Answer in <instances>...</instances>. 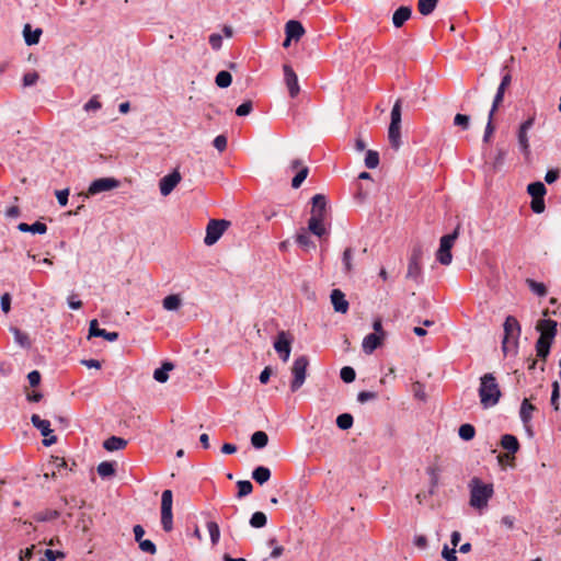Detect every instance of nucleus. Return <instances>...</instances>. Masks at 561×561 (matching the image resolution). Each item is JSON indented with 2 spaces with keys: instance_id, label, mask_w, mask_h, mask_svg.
<instances>
[{
  "instance_id": "1",
  "label": "nucleus",
  "mask_w": 561,
  "mask_h": 561,
  "mask_svg": "<svg viewBox=\"0 0 561 561\" xmlns=\"http://www.w3.org/2000/svg\"><path fill=\"white\" fill-rule=\"evenodd\" d=\"M478 392L480 403L484 409L496 405L502 397L499 382L492 373H486L480 377Z\"/></svg>"
},
{
  "instance_id": "2",
  "label": "nucleus",
  "mask_w": 561,
  "mask_h": 561,
  "mask_svg": "<svg viewBox=\"0 0 561 561\" xmlns=\"http://www.w3.org/2000/svg\"><path fill=\"white\" fill-rule=\"evenodd\" d=\"M470 505L474 508L482 510L488 506L489 500L492 497L493 484L483 483L481 479L474 477L470 481Z\"/></svg>"
},
{
  "instance_id": "3",
  "label": "nucleus",
  "mask_w": 561,
  "mask_h": 561,
  "mask_svg": "<svg viewBox=\"0 0 561 561\" xmlns=\"http://www.w3.org/2000/svg\"><path fill=\"white\" fill-rule=\"evenodd\" d=\"M504 336L502 340V351L505 355L512 351L517 353L518 340L522 333V328L518 320L514 316H507L503 323Z\"/></svg>"
},
{
  "instance_id": "4",
  "label": "nucleus",
  "mask_w": 561,
  "mask_h": 561,
  "mask_svg": "<svg viewBox=\"0 0 561 561\" xmlns=\"http://www.w3.org/2000/svg\"><path fill=\"white\" fill-rule=\"evenodd\" d=\"M423 255H424L423 245L420 243H415L411 249L405 277L408 279H412L417 285L423 282V272H422Z\"/></svg>"
},
{
  "instance_id": "5",
  "label": "nucleus",
  "mask_w": 561,
  "mask_h": 561,
  "mask_svg": "<svg viewBox=\"0 0 561 561\" xmlns=\"http://www.w3.org/2000/svg\"><path fill=\"white\" fill-rule=\"evenodd\" d=\"M460 233V224L456 226L453 232L444 234L439 240V248L436 252V260L442 265H449L453 261L451 249Z\"/></svg>"
},
{
  "instance_id": "6",
  "label": "nucleus",
  "mask_w": 561,
  "mask_h": 561,
  "mask_svg": "<svg viewBox=\"0 0 561 561\" xmlns=\"http://www.w3.org/2000/svg\"><path fill=\"white\" fill-rule=\"evenodd\" d=\"M309 366V358L306 355L297 357L291 366L293 380L290 382L291 392L298 391L305 383L307 377V368Z\"/></svg>"
},
{
  "instance_id": "7",
  "label": "nucleus",
  "mask_w": 561,
  "mask_h": 561,
  "mask_svg": "<svg viewBox=\"0 0 561 561\" xmlns=\"http://www.w3.org/2000/svg\"><path fill=\"white\" fill-rule=\"evenodd\" d=\"M230 226V221L226 219H211L206 227V236L204 243L208 247L215 244Z\"/></svg>"
},
{
  "instance_id": "8",
  "label": "nucleus",
  "mask_w": 561,
  "mask_h": 561,
  "mask_svg": "<svg viewBox=\"0 0 561 561\" xmlns=\"http://www.w3.org/2000/svg\"><path fill=\"white\" fill-rule=\"evenodd\" d=\"M535 121H536L535 115L528 117L526 121H524L519 125V128L517 130L518 147L526 160H529L530 154H531L529 139H528V131L534 127Z\"/></svg>"
},
{
  "instance_id": "9",
  "label": "nucleus",
  "mask_w": 561,
  "mask_h": 561,
  "mask_svg": "<svg viewBox=\"0 0 561 561\" xmlns=\"http://www.w3.org/2000/svg\"><path fill=\"white\" fill-rule=\"evenodd\" d=\"M121 182L115 178H100L90 183L85 196H92L102 192H107L117 188Z\"/></svg>"
},
{
  "instance_id": "10",
  "label": "nucleus",
  "mask_w": 561,
  "mask_h": 561,
  "mask_svg": "<svg viewBox=\"0 0 561 561\" xmlns=\"http://www.w3.org/2000/svg\"><path fill=\"white\" fill-rule=\"evenodd\" d=\"M293 337L289 333L280 331L274 342V348L283 362H287L291 352Z\"/></svg>"
},
{
  "instance_id": "11",
  "label": "nucleus",
  "mask_w": 561,
  "mask_h": 561,
  "mask_svg": "<svg viewBox=\"0 0 561 561\" xmlns=\"http://www.w3.org/2000/svg\"><path fill=\"white\" fill-rule=\"evenodd\" d=\"M284 71V80L286 83V87L288 89V93L290 98H296L300 92V87L298 83V77L296 72L294 71L293 67L288 64H285L283 66Z\"/></svg>"
},
{
  "instance_id": "12",
  "label": "nucleus",
  "mask_w": 561,
  "mask_h": 561,
  "mask_svg": "<svg viewBox=\"0 0 561 561\" xmlns=\"http://www.w3.org/2000/svg\"><path fill=\"white\" fill-rule=\"evenodd\" d=\"M181 174L175 169L171 173L164 175L159 182V188L162 196H168L181 181Z\"/></svg>"
},
{
  "instance_id": "13",
  "label": "nucleus",
  "mask_w": 561,
  "mask_h": 561,
  "mask_svg": "<svg viewBox=\"0 0 561 561\" xmlns=\"http://www.w3.org/2000/svg\"><path fill=\"white\" fill-rule=\"evenodd\" d=\"M558 323L552 319H541L536 324V330L539 332V336H545L549 340H554L558 330Z\"/></svg>"
},
{
  "instance_id": "14",
  "label": "nucleus",
  "mask_w": 561,
  "mask_h": 561,
  "mask_svg": "<svg viewBox=\"0 0 561 561\" xmlns=\"http://www.w3.org/2000/svg\"><path fill=\"white\" fill-rule=\"evenodd\" d=\"M511 82H512L511 73L510 72L504 73L502 76L500 85H499V88L496 90V93L494 95L493 103H492V106H491V111H493V112L497 111L499 106L501 105V103L504 100L505 91L510 87Z\"/></svg>"
},
{
  "instance_id": "15",
  "label": "nucleus",
  "mask_w": 561,
  "mask_h": 561,
  "mask_svg": "<svg viewBox=\"0 0 561 561\" xmlns=\"http://www.w3.org/2000/svg\"><path fill=\"white\" fill-rule=\"evenodd\" d=\"M289 168L293 171L300 168L298 170V172L296 173V175L291 180V187L299 188L301 186V184L304 183V181L307 179V176L309 174V169H308V167H302V161L300 159L293 160L290 162Z\"/></svg>"
},
{
  "instance_id": "16",
  "label": "nucleus",
  "mask_w": 561,
  "mask_h": 561,
  "mask_svg": "<svg viewBox=\"0 0 561 561\" xmlns=\"http://www.w3.org/2000/svg\"><path fill=\"white\" fill-rule=\"evenodd\" d=\"M91 336L103 337L108 342H115L118 340L119 334L118 332H108L105 329H100L98 320L93 319L90 321L89 325V337Z\"/></svg>"
},
{
  "instance_id": "17",
  "label": "nucleus",
  "mask_w": 561,
  "mask_h": 561,
  "mask_svg": "<svg viewBox=\"0 0 561 561\" xmlns=\"http://www.w3.org/2000/svg\"><path fill=\"white\" fill-rule=\"evenodd\" d=\"M330 299L335 312L346 313L348 311L350 304L341 289H333L331 291Z\"/></svg>"
},
{
  "instance_id": "18",
  "label": "nucleus",
  "mask_w": 561,
  "mask_h": 561,
  "mask_svg": "<svg viewBox=\"0 0 561 561\" xmlns=\"http://www.w3.org/2000/svg\"><path fill=\"white\" fill-rule=\"evenodd\" d=\"M385 337L380 334L369 333L363 340V352L367 355L373 354L378 347L382 345Z\"/></svg>"
},
{
  "instance_id": "19",
  "label": "nucleus",
  "mask_w": 561,
  "mask_h": 561,
  "mask_svg": "<svg viewBox=\"0 0 561 561\" xmlns=\"http://www.w3.org/2000/svg\"><path fill=\"white\" fill-rule=\"evenodd\" d=\"M412 9L409 5L399 7L392 14V24L396 28H400L411 18Z\"/></svg>"
},
{
  "instance_id": "20",
  "label": "nucleus",
  "mask_w": 561,
  "mask_h": 561,
  "mask_svg": "<svg viewBox=\"0 0 561 561\" xmlns=\"http://www.w3.org/2000/svg\"><path fill=\"white\" fill-rule=\"evenodd\" d=\"M285 34L289 38H294V41L297 42L305 34V28L301 22L297 20H289L285 25Z\"/></svg>"
},
{
  "instance_id": "21",
  "label": "nucleus",
  "mask_w": 561,
  "mask_h": 561,
  "mask_svg": "<svg viewBox=\"0 0 561 561\" xmlns=\"http://www.w3.org/2000/svg\"><path fill=\"white\" fill-rule=\"evenodd\" d=\"M500 444L503 449L507 450L512 455H515L520 448L517 437L513 434L502 435Z\"/></svg>"
},
{
  "instance_id": "22",
  "label": "nucleus",
  "mask_w": 561,
  "mask_h": 561,
  "mask_svg": "<svg viewBox=\"0 0 561 561\" xmlns=\"http://www.w3.org/2000/svg\"><path fill=\"white\" fill-rule=\"evenodd\" d=\"M312 209H311V216L320 215V217L324 218L325 210H327V197L323 194H316L311 198Z\"/></svg>"
},
{
  "instance_id": "23",
  "label": "nucleus",
  "mask_w": 561,
  "mask_h": 561,
  "mask_svg": "<svg viewBox=\"0 0 561 561\" xmlns=\"http://www.w3.org/2000/svg\"><path fill=\"white\" fill-rule=\"evenodd\" d=\"M323 220H324V218L320 217V215L311 216L308 220V230L312 234L321 238L322 236H324L327 233V230L323 226Z\"/></svg>"
},
{
  "instance_id": "24",
  "label": "nucleus",
  "mask_w": 561,
  "mask_h": 561,
  "mask_svg": "<svg viewBox=\"0 0 561 561\" xmlns=\"http://www.w3.org/2000/svg\"><path fill=\"white\" fill-rule=\"evenodd\" d=\"M553 343V340H549L545 336H539L538 340L536 341V352H537V356L542 359V360H546L547 357L549 356L550 354V348H551V345Z\"/></svg>"
},
{
  "instance_id": "25",
  "label": "nucleus",
  "mask_w": 561,
  "mask_h": 561,
  "mask_svg": "<svg viewBox=\"0 0 561 561\" xmlns=\"http://www.w3.org/2000/svg\"><path fill=\"white\" fill-rule=\"evenodd\" d=\"M174 369V364L172 362L165 360L162 365L154 369L153 378L156 381L160 383H164L169 379V373Z\"/></svg>"
},
{
  "instance_id": "26",
  "label": "nucleus",
  "mask_w": 561,
  "mask_h": 561,
  "mask_svg": "<svg viewBox=\"0 0 561 561\" xmlns=\"http://www.w3.org/2000/svg\"><path fill=\"white\" fill-rule=\"evenodd\" d=\"M18 229L21 232H31V233H38V234H44L47 232L46 224L38 221V220L31 225L26 224V222H20L18 225Z\"/></svg>"
},
{
  "instance_id": "27",
  "label": "nucleus",
  "mask_w": 561,
  "mask_h": 561,
  "mask_svg": "<svg viewBox=\"0 0 561 561\" xmlns=\"http://www.w3.org/2000/svg\"><path fill=\"white\" fill-rule=\"evenodd\" d=\"M31 423L36 430L41 432V435L44 437H47L53 433V430L50 428V422L41 419V416L37 414H33L31 416Z\"/></svg>"
},
{
  "instance_id": "28",
  "label": "nucleus",
  "mask_w": 561,
  "mask_h": 561,
  "mask_svg": "<svg viewBox=\"0 0 561 561\" xmlns=\"http://www.w3.org/2000/svg\"><path fill=\"white\" fill-rule=\"evenodd\" d=\"M388 139L391 148L398 150L401 146V125L390 124L388 128Z\"/></svg>"
},
{
  "instance_id": "29",
  "label": "nucleus",
  "mask_w": 561,
  "mask_h": 561,
  "mask_svg": "<svg viewBox=\"0 0 561 561\" xmlns=\"http://www.w3.org/2000/svg\"><path fill=\"white\" fill-rule=\"evenodd\" d=\"M271 470L265 466H257L252 471V479L260 485H263L271 479Z\"/></svg>"
},
{
  "instance_id": "30",
  "label": "nucleus",
  "mask_w": 561,
  "mask_h": 561,
  "mask_svg": "<svg viewBox=\"0 0 561 561\" xmlns=\"http://www.w3.org/2000/svg\"><path fill=\"white\" fill-rule=\"evenodd\" d=\"M536 410L528 399H524L520 404L519 417L522 423L527 426L531 420V413Z\"/></svg>"
},
{
  "instance_id": "31",
  "label": "nucleus",
  "mask_w": 561,
  "mask_h": 561,
  "mask_svg": "<svg viewBox=\"0 0 561 561\" xmlns=\"http://www.w3.org/2000/svg\"><path fill=\"white\" fill-rule=\"evenodd\" d=\"M127 445V440L118 437V436H111L103 443V448L107 451H115L125 448Z\"/></svg>"
},
{
  "instance_id": "32",
  "label": "nucleus",
  "mask_w": 561,
  "mask_h": 561,
  "mask_svg": "<svg viewBox=\"0 0 561 561\" xmlns=\"http://www.w3.org/2000/svg\"><path fill=\"white\" fill-rule=\"evenodd\" d=\"M96 471L102 479L113 477L116 473V462L115 461H102L99 463Z\"/></svg>"
},
{
  "instance_id": "33",
  "label": "nucleus",
  "mask_w": 561,
  "mask_h": 561,
  "mask_svg": "<svg viewBox=\"0 0 561 561\" xmlns=\"http://www.w3.org/2000/svg\"><path fill=\"white\" fill-rule=\"evenodd\" d=\"M42 35L41 28L31 30L30 24H26L23 30V36L26 45L32 46L36 45L39 42V37Z\"/></svg>"
},
{
  "instance_id": "34",
  "label": "nucleus",
  "mask_w": 561,
  "mask_h": 561,
  "mask_svg": "<svg viewBox=\"0 0 561 561\" xmlns=\"http://www.w3.org/2000/svg\"><path fill=\"white\" fill-rule=\"evenodd\" d=\"M527 193L533 198H538V197L540 198V197H545V195L547 193V188L542 182L536 181V182H531L527 185Z\"/></svg>"
},
{
  "instance_id": "35",
  "label": "nucleus",
  "mask_w": 561,
  "mask_h": 561,
  "mask_svg": "<svg viewBox=\"0 0 561 561\" xmlns=\"http://www.w3.org/2000/svg\"><path fill=\"white\" fill-rule=\"evenodd\" d=\"M268 444V436L263 431H256L251 436V445L255 449H263Z\"/></svg>"
},
{
  "instance_id": "36",
  "label": "nucleus",
  "mask_w": 561,
  "mask_h": 561,
  "mask_svg": "<svg viewBox=\"0 0 561 561\" xmlns=\"http://www.w3.org/2000/svg\"><path fill=\"white\" fill-rule=\"evenodd\" d=\"M297 244L302 248L305 251H309L310 249H316L314 242L311 240L308 232L302 229L301 232L296 236Z\"/></svg>"
},
{
  "instance_id": "37",
  "label": "nucleus",
  "mask_w": 561,
  "mask_h": 561,
  "mask_svg": "<svg viewBox=\"0 0 561 561\" xmlns=\"http://www.w3.org/2000/svg\"><path fill=\"white\" fill-rule=\"evenodd\" d=\"M11 332L14 335L15 343H18L23 348H26V350L31 348L32 343H31L28 335L25 332L21 331L18 328H14V327L11 328Z\"/></svg>"
},
{
  "instance_id": "38",
  "label": "nucleus",
  "mask_w": 561,
  "mask_h": 561,
  "mask_svg": "<svg viewBox=\"0 0 561 561\" xmlns=\"http://www.w3.org/2000/svg\"><path fill=\"white\" fill-rule=\"evenodd\" d=\"M439 0H419L417 10L422 15H430L434 12Z\"/></svg>"
},
{
  "instance_id": "39",
  "label": "nucleus",
  "mask_w": 561,
  "mask_h": 561,
  "mask_svg": "<svg viewBox=\"0 0 561 561\" xmlns=\"http://www.w3.org/2000/svg\"><path fill=\"white\" fill-rule=\"evenodd\" d=\"M182 300L179 295H168L164 297L162 305L168 311H175L181 307Z\"/></svg>"
},
{
  "instance_id": "40",
  "label": "nucleus",
  "mask_w": 561,
  "mask_h": 561,
  "mask_svg": "<svg viewBox=\"0 0 561 561\" xmlns=\"http://www.w3.org/2000/svg\"><path fill=\"white\" fill-rule=\"evenodd\" d=\"M60 516L59 511L57 510H45L38 512L34 515V519L39 523L51 522L57 519Z\"/></svg>"
},
{
  "instance_id": "41",
  "label": "nucleus",
  "mask_w": 561,
  "mask_h": 561,
  "mask_svg": "<svg viewBox=\"0 0 561 561\" xmlns=\"http://www.w3.org/2000/svg\"><path fill=\"white\" fill-rule=\"evenodd\" d=\"M458 435L462 440L469 442L474 438L476 428L472 424L469 423L461 424L458 428Z\"/></svg>"
},
{
  "instance_id": "42",
  "label": "nucleus",
  "mask_w": 561,
  "mask_h": 561,
  "mask_svg": "<svg viewBox=\"0 0 561 561\" xmlns=\"http://www.w3.org/2000/svg\"><path fill=\"white\" fill-rule=\"evenodd\" d=\"M526 284L528 288L539 297H545L548 293L547 286L543 283H539L535 279L527 278Z\"/></svg>"
},
{
  "instance_id": "43",
  "label": "nucleus",
  "mask_w": 561,
  "mask_h": 561,
  "mask_svg": "<svg viewBox=\"0 0 561 561\" xmlns=\"http://www.w3.org/2000/svg\"><path fill=\"white\" fill-rule=\"evenodd\" d=\"M249 524L253 528H263L267 524V517L266 514L263 512H254L252 516L250 517Z\"/></svg>"
},
{
  "instance_id": "44",
  "label": "nucleus",
  "mask_w": 561,
  "mask_h": 561,
  "mask_svg": "<svg viewBox=\"0 0 561 561\" xmlns=\"http://www.w3.org/2000/svg\"><path fill=\"white\" fill-rule=\"evenodd\" d=\"M335 423L340 430L346 431L353 426L354 417L350 413H342L337 415Z\"/></svg>"
},
{
  "instance_id": "45",
  "label": "nucleus",
  "mask_w": 561,
  "mask_h": 561,
  "mask_svg": "<svg viewBox=\"0 0 561 561\" xmlns=\"http://www.w3.org/2000/svg\"><path fill=\"white\" fill-rule=\"evenodd\" d=\"M237 488H238V492L236 495L237 499L245 497L249 494H251L253 491V485H252L251 481H249V480L237 481Z\"/></svg>"
},
{
  "instance_id": "46",
  "label": "nucleus",
  "mask_w": 561,
  "mask_h": 561,
  "mask_svg": "<svg viewBox=\"0 0 561 561\" xmlns=\"http://www.w3.org/2000/svg\"><path fill=\"white\" fill-rule=\"evenodd\" d=\"M232 82V76L227 70L219 71L215 77V83L219 88H228Z\"/></svg>"
},
{
  "instance_id": "47",
  "label": "nucleus",
  "mask_w": 561,
  "mask_h": 561,
  "mask_svg": "<svg viewBox=\"0 0 561 561\" xmlns=\"http://www.w3.org/2000/svg\"><path fill=\"white\" fill-rule=\"evenodd\" d=\"M402 101L398 99L391 110L390 124L401 125Z\"/></svg>"
},
{
  "instance_id": "48",
  "label": "nucleus",
  "mask_w": 561,
  "mask_h": 561,
  "mask_svg": "<svg viewBox=\"0 0 561 561\" xmlns=\"http://www.w3.org/2000/svg\"><path fill=\"white\" fill-rule=\"evenodd\" d=\"M343 270L346 274L353 271V249L346 248L342 255Z\"/></svg>"
},
{
  "instance_id": "49",
  "label": "nucleus",
  "mask_w": 561,
  "mask_h": 561,
  "mask_svg": "<svg viewBox=\"0 0 561 561\" xmlns=\"http://www.w3.org/2000/svg\"><path fill=\"white\" fill-rule=\"evenodd\" d=\"M206 527L209 533L211 543L214 546L217 545L220 539V529L218 524L214 520H209L207 522Z\"/></svg>"
},
{
  "instance_id": "50",
  "label": "nucleus",
  "mask_w": 561,
  "mask_h": 561,
  "mask_svg": "<svg viewBox=\"0 0 561 561\" xmlns=\"http://www.w3.org/2000/svg\"><path fill=\"white\" fill-rule=\"evenodd\" d=\"M379 153L375 150H367L365 157V165L368 169H375L379 165Z\"/></svg>"
},
{
  "instance_id": "51",
  "label": "nucleus",
  "mask_w": 561,
  "mask_h": 561,
  "mask_svg": "<svg viewBox=\"0 0 561 561\" xmlns=\"http://www.w3.org/2000/svg\"><path fill=\"white\" fill-rule=\"evenodd\" d=\"M173 493L171 490H164L161 495V511L172 512Z\"/></svg>"
},
{
  "instance_id": "52",
  "label": "nucleus",
  "mask_w": 561,
  "mask_h": 561,
  "mask_svg": "<svg viewBox=\"0 0 561 561\" xmlns=\"http://www.w3.org/2000/svg\"><path fill=\"white\" fill-rule=\"evenodd\" d=\"M161 525L165 533H170L173 529V513L168 511H161Z\"/></svg>"
},
{
  "instance_id": "53",
  "label": "nucleus",
  "mask_w": 561,
  "mask_h": 561,
  "mask_svg": "<svg viewBox=\"0 0 561 561\" xmlns=\"http://www.w3.org/2000/svg\"><path fill=\"white\" fill-rule=\"evenodd\" d=\"M340 378L345 382V383H351L355 380L356 378V371L353 367L351 366H344L341 368L340 370Z\"/></svg>"
},
{
  "instance_id": "54",
  "label": "nucleus",
  "mask_w": 561,
  "mask_h": 561,
  "mask_svg": "<svg viewBox=\"0 0 561 561\" xmlns=\"http://www.w3.org/2000/svg\"><path fill=\"white\" fill-rule=\"evenodd\" d=\"M494 114H495V112L490 110L489 117H488V123H486V126H485V129H484L483 142H489L491 136L493 135V133L495 130V126L493 125Z\"/></svg>"
},
{
  "instance_id": "55",
  "label": "nucleus",
  "mask_w": 561,
  "mask_h": 561,
  "mask_svg": "<svg viewBox=\"0 0 561 561\" xmlns=\"http://www.w3.org/2000/svg\"><path fill=\"white\" fill-rule=\"evenodd\" d=\"M454 125L460 127L463 130L470 127V116L467 114H456L454 117Z\"/></svg>"
},
{
  "instance_id": "56",
  "label": "nucleus",
  "mask_w": 561,
  "mask_h": 561,
  "mask_svg": "<svg viewBox=\"0 0 561 561\" xmlns=\"http://www.w3.org/2000/svg\"><path fill=\"white\" fill-rule=\"evenodd\" d=\"M506 153L507 151L505 149L497 148L496 156L493 161V169L495 171H500L503 168Z\"/></svg>"
},
{
  "instance_id": "57",
  "label": "nucleus",
  "mask_w": 561,
  "mask_h": 561,
  "mask_svg": "<svg viewBox=\"0 0 561 561\" xmlns=\"http://www.w3.org/2000/svg\"><path fill=\"white\" fill-rule=\"evenodd\" d=\"M559 398H560V385L558 381H553L550 403L554 411L559 410Z\"/></svg>"
},
{
  "instance_id": "58",
  "label": "nucleus",
  "mask_w": 561,
  "mask_h": 561,
  "mask_svg": "<svg viewBox=\"0 0 561 561\" xmlns=\"http://www.w3.org/2000/svg\"><path fill=\"white\" fill-rule=\"evenodd\" d=\"M139 549L142 552L154 554L157 552V546L150 539H142L138 542Z\"/></svg>"
},
{
  "instance_id": "59",
  "label": "nucleus",
  "mask_w": 561,
  "mask_h": 561,
  "mask_svg": "<svg viewBox=\"0 0 561 561\" xmlns=\"http://www.w3.org/2000/svg\"><path fill=\"white\" fill-rule=\"evenodd\" d=\"M253 110V103L252 101L248 100V101H244L243 103H241L237 108H236V115L237 116H247L249 115Z\"/></svg>"
},
{
  "instance_id": "60",
  "label": "nucleus",
  "mask_w": 561,
  "mask_h": 561,
  "mask_svg": "<svg viewBox=\"0 0 561 561\" xmlns=\"http://www.w3.org/2000/svg\"><path fill=\"white\" fill-rule=\"evenodd\" d=\"M426 472L427 474L430 476L431 478V489H430V493L433 494L434 493V490L435 488L437 486L438 484V468L436 467H428L426 469Z\"/></svg>"
},
{
  "instance_id": "61",
  "label": "nucleus",
  "mask_w": 561,
  "mask_h": 561,
  "mask_svg": "<svg viewBox=\"0 0 561 561\" xmlns=\"http://www.w3.org/2000/svg\"><path fill=\"white\" fill-rule=\"evenodd\" d=\"M530 208L535 214H542L546 209L545 197L533 198Z\"/></svg>"
},
{
  "instance_id": "62",
  "label": "nucleus",
  "mask_w": 561,
  "mask_h": 561,
  "mask_svg": "<svg viewBox=\"0 0 561 561\" xmlns=\"http://www.w3.org/2000/svg\"><path fill=\"white\" fill-rule=\"evenodd\" d=\"M369 193H370L369 187H365L364 185L358 184L357 192L355 194V198L357 202L364 203L368 198Z\"/></svg>"
},
{
  "instance_id": "63",
  "label": "nucleus",
  "mask_w": 561,
  "mask_h": 561,
  "mask_svg": "<svg viewBox=\"0 0 561 561\" xmlns=\"http://www.w3.org/2000/svg\"><path fill=\"white\" fill-rule=\"evenodd\" d=\"M228 144V139L225 135H218L215 137L213 145L219 151L222 152L226 150Z\"/></svg>"
},
{
  "instance_id": "64",
  "label": "nucleus",
  "mask_w": 561,
  "mask_h": 561,
  "mask_svg": "<svg viewBox=\"0 0 561 561\" xmlns=\"http://www.w3.org/2000/svg\"><path fill=\"white\" fill-rule=\"evenodd\" d=\"M58 557L64 558L65 554L57 550L46 549L41 561H56Z\"/></svg>"
}]
</instances>
